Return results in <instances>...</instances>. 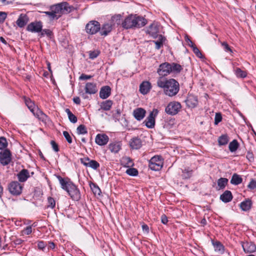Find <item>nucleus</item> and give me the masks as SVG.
<instances>
[{"mask_svg":"<svg viewBox=\"0 0 256 256\" xmlns=\"http://www.w3.org/2000/svg\"><path fill=\"white\" fill-rule=\"evenodd\" d=\"M158 86L164 90V94L168 96H175L179 92V83L174 78L167 79L159 77L156 82Z\"/></svg>","mask_w":256,"mask_h":256,"instance_id":"1","label":"nucleus"},{"mask_svg":"<svg viewBox=\"0 0 256 256\" xmlns=\"http://www.w3.org/2000/svg\"><path fill=\"white\" fill-rule=\"evenodd\" d=\"M147 20L144 17L130 14L125 18L122 22V27L126 30L140 28L144 26Z\"/></svg>","mask_w":256,"mask_h":256,"instance_id":"2","label":"nucleus"},{"mask_svg":"<svg viewBox=\"0 0 256 256\" xmlns=\"http://www.w3.org/2000/svg\"><path fill=\"white\" fill-rule=\"evenodd\" d=\"M57 178L61 188L67 192L73 200H78L80 198V194L77 186L68 178H64L60 176Z\"/></svg>","mask_w":256,"mask_h":256,"instance_id":"3","label":"nucleus"},{"mask_svg":"<svg viewBox=\"0 0 256 256\" xmlns=\"http://www.w3.org/2000/svg\"><path fill=\"white\" fill-rule=\"evenodd\" d=\"M74 10V7L66 2H62L50 6V10H52L56 15L67 14Z\"/></svg>","mask_w":256,"mask_h":256,"instance_id":"4","label":"nucleus"},{"mask_svg":"<svg viewBox=\"0 0 256 256\" xmlns=\"http://www.w3.org/2000/svg\"><path fill=\"white\" fill-rule=\"evenodd\" d=\"M8 145H0V150H4L0 152V162L3 166L8 165L11 160V153L8 149H5Z\"/></svg>","mask_w":256,"mask_h":256,"instance_id":"5","label":"nucleus"},{"mask_svg":"<svg viewBox=\"0 0 256 256\" xmlns=\"http://www.w3.org/2000/svg\"><path fill=\"white\" fill-rule=\"evenodd\" d=\"M163 166V160L159 156H155L149 160L148 166L152 170L158 171Z\"/></svg>","mask_w":256,"mask_h":256,"instance_id":"6","label":"nucleus"},{"mask_svg":"<svg viewBox=\"0 0 256 256\" xmlns=\"http://www.w3.org/2000/svg\"><path fill=\"white\" fill-rule=\"evenodd\" d=\"M180 104L178 102H170L165 108V112L166 114L174 116L178 113L181 109Z\"/></svg>","mask_w":256,"mask_h":256,"instance_id":"7","label":"nucleus"},{"mask_svg":"<svg viewBox=\"0 0 256 256\" xmlns=\"http://www.w3.org/2000/svg\"><path fill=\"white\" fill-rule=\"evenodd\" d=\"M158 113V110L156 108H154L150 112L148 116L145 120L144 123L145 124V125L148 128H152L154 127L156 123V118L157 116Z\"/></svg>","mask_w":256,"mask_h":256,"instance_id":"8","label":"nucleus"},{"mask_svg":"<svg viewBox=\"0 0 256 256\" xmlns=\"http://www.w3.org/2000/svg\"><path fill=\"white\" fill-rule=\"evenodd\" d=\"M100 23L96 20L90 22L86 26V30L87 33L90 34H94L100 31Z\"/></svg>","mask_w":256,"mask_h":256,"instance_id":"9","label":"nucleus"},{"mask_svg":"<svg viewBox=\"0 0 256 256\" xmlns=\"http://www.w3.org/2000/svg\"><path fill=\"white\" fill-rule=\"evenodd\" d=\"M170 63L165 62L161 64L157 70V72L160 77L163 78L167 76L172 72V69H170Z\"/></svg>","mask_w":256,"mask_h":256,"instance_id":"10","label":"nucleus"},{"mask_svg":"<svg viewBox=\"0 0 256 256\" xmlns=\"http://www.w3.org/2000/svg\"><path fill=\"white\" fill-rule=\"evenodd\" d=\"M22 190V186L18 182H12L8 185L10 192L14 196L20 195Z\"/></svg>","mask_w":256,"mask_h":256,"instance_id":"11","label":"nucleus"},{"mask_svg":"<svg viewBox=\"0 0 256 256\" xmlns=\"http://www.w3.org/2000/svg\"><path fill=\"white\" fill-rule=\"evenodd\" d=\"M42 24L40 21L30 22L27 26V30L32 32H40L42 31Z\"/></svg>","mask_w":256,"mask_h":256,"instance_id":"12","label":"nucleus"},{"mask_svg":"<svg viewBox=\"0 0 256 256\" xmlns=\"http://www.w3.org/2000/svg\"><path fill=\"white\" fill-rule=\"evenodd\" d=\"M185 102L187 106L190 108H194L196 107L198 104V98L193 94H188Z\"/></svg>","mask_w":256,"mask_h":256,"instance_id":"13","label":"nucleus"},{"mask_svg":"<svg viewBox=\"0 0 256 256\" xmlns=\"http://www.w3.org/2000/svg\"><path fill=\"white\" fill-rule=\"evenodd\" d=\"M146 114V110L141 108H136L133 111L134 118L138 121L142 120L144 118Z\"/></svg>","mask_w":256,"mask_h":256,"instance_id":"14","label":"nucleus"},{"mask_svg":"<svg viewBox=\"0 0 256 256\" xmlns=\"http://www.w3.org/2000/svg\"><path fill=\"white\" fill-rule=\"evenodd\" d=\"M242 247L246 253H252L256 250V246L252 242H242Z\"/></svg>","mask_w":256,"mask_h":256,"instance_id":"15","label":"nucleus"},{"mask_svg":"<svg viewBox=\"0 0 256 256\" xmlns=\"http://www.w3.org/2000/svg\"><path fill=\"white\" fill-rule=\"evenodd\" d=\"M86 94H94L98 92L96 84L94 82H87L84 88Z\"/></svg>","mask_w":256,"mask_h":256,"instance_id":"16","label":"nucleus"},{"mask_svg":"<svg viewBox=\"0 0 256 256\" xmlns=\"http://www.w3.org/2000/svg\"><path fill=\"white\" fill-rule=\"evenodd\" d=\"M109 140L108 136L104 134H98L95 138L96 144H106Z\"/></svg>","mask_w":256,"mask_h":256,"instance_id":"17","label":"nucleus"},{"mask_svg":"<svg viewBox=\"0 0 256 256\" xmlns=\"http://www.w3.org/2000/svg\"><path fill=\"white\" fill-rule=\"evenodd\" d=\"M159 30L156 24H151L147 29V32L153 38H156L158 36Z\"/></svg>","mask_w":256,"mask_h":256,"instance_id":"18","label":"nucleus"},{"mask_svg":"<svg viewBox=\"0 0 256 256\" xmlns=\"http://www.w3.org/2000/svg\"><path fill=\"white\" fill-rule=\"evenodd\" d=\"M28 18L26 14H20L16 20V24L20 28H22L28 22Z\"/></svg>","mask_w":256,"mask_h":256,"instance_id":"19","label":"nucleus"},{"mask_svg":"<svg viewBox=\"0 0 256 256\" xmlns=\"http://www.w3.org/2000/svg\"><path fill=\"white\" fill-rule=\"evenodd\" d=\"M111 89L109 86H102L100 92V97L102 99L108 98L110 94Z\"/></svg>","mask_w":256,"mask_h":256,"instance_id":"20","label":"nucleus"},{"mask_svg":"<svg viewBox=\"0 0 256 256\" xmlns=\"http://www.w3.org/2000/svg\"><path fill=\"white\" fill-rule=\"evenodd\" d=\"M232 195L230 191L226 190L220 195V200L226 203L230 202L232 199Z\"/></svg>","mask_w":256,"mask_h":256,"instance_id":"21","label":"nucleus"},{"mask_svg":"<svg viewBox=\"0 0 256 256\" xmlns=\"http://www.w3.org/2000/svg\"><path fill=\"white\" fill-rule=\"evenodd\" d=\"M151 88L150 83L148 82H142L140 86V91L143 94H148Z\"/></svg>","mask_w":256,"mask_h":256,"instance_id":"22","label":"nucleus"},{"mask_svg":"<svg viewBox=\"0 0 256 256\" xmlns=\"http://www.w3.org/2000/svg\"><path fill=\"white\" fill-rule=\"evenodd\" d=\"M112 24L108 23L103 24L100 30V34L104 36H107L112 31Z\"/></svg>","mask_w":256,"mask_h":256,"instance_id":"23","label":"nucleus"},{"mask_svg":"<svg viewBox=\"0 0 256 256\" xmlns=\"http://www.w3.org/2000/svg\"><path fill=\"white\" fill-rule=\"evenodd\" d=\"M29 176V172L26 169L22 170L18 174V180L20 182H26Z\"/></svg>","mask_w":256,"mask_h":256,"instance_id":"24","label":"nucleus"},{"mask_svg":"<svg viewBox=\"0 0 256 256\" xmlns=\"http://www.w3.org/2000/svg\"><path fill=\"white\" fill-rule=\"evenodd\" d=\"M252 205V201L249 199H248L242 202L240 204V206L242 210L248 211L251 208Z\"/></svg>","mask_w":256,"mask_h":256,"instance_id":"25","label":"nucleus"},{"mask_svg":"<svg viewBox=\"0 0 256 256\" xmlns=\"http://www.w3.org/2000/svg\"><path fill=\"white\" fill-rule=\"evenodd\" d=\"M212 244L214 246V250L218 254H223L224 250V246L220 242L216 241L213 242Z\"/></svg>","mask_w":256,"mask_h":256,"instance_id":"26","label":"nucleus"},{"mask_svg":"<svg viewBox=\"0 0 256 256\" xmlns=\"http://www.w3.org/2000/svg\"><path fill=\"white\" fill-rule=\"evenodd\" d=\"M122 164L125 167L130 168L132 167L134 164L132 160L128 156H124L121 160Z\"/></svg>","mask_w":256,"mask_h":256,"instance_id":"27","label":"nucleus"},{"mask_svg":"<svg viewBox=\"0 0 256 256\" xmlns=\"http://www.w3.org/2000/svg\"><path fill=\"white\" fill-rule=\"evenodd\" d=\"M170 69H172V72L174 74L180 73L182 70V67L180 64L172 62L170 63Z\"/></svg>","mask_w":256,"mask_h":256,"instance_id":"28","label":"nucleus"},{"mask_svg":"<svg viewBox=\"0 0 256 256\" xmlns=\"http://www.w3.org/2000/svg\"><path fill=\"white\" fill-rule=\"evenodd\" d=\"M112 104V102L110 100H107L101 103L100 104V108L99 109V110H108L110 109Z\"/></svg>","mask_w":256,"mask_h":256,"instance_id":"29","label":"nucleus"},{"mask_svg":"<svg viewBox=\"0 0 256 256\" xmlns=\"http://www.w3.org/2000/svg\"><path fill=\"white\" fill-rule=\"evenodd\" d=\"M242 178L236 174H234L230 180V183L232 184L238 185L242 182Z\"/></svg>","mask_w":256,"mask_h":256,"instance_id":"30","label":"nucleus"},{"mask_svg":"<svg viewBox=\"0 0 256 256\" xmlns=\"http://www.w3.org/2000/svg\"><path fill=\"white\" fill-rule=\"evenodd\" d=\"M122 18V16L120 14H116L112 17L111 21H112V24H116L118 25H119L120 24H122V21L121 20Z\"/></svg>","mask_w":256,"mask_h":256,"instance_id":"31","label":"nucleus"},{"mask_svg":"<svg viewBox=\"0 0 256 256\" xmlns=\"http://www.w3.org/2000/svg\"><path fill=\"white\" fill-rule=\"evenodd\" d=\"M65 112H66L69 120L70 122L74 124L77 122L78 118L70 110L69 108H66Z\"/></svg>","mask_w":256,"mask_h":256,"instance_id":"32","label":"nucleus"},{"mask_svg":"<svg viewBox=\"0 0 256 256\" xmlns=\"http://www.w3.org/2000/svg\"><path fill=\"white\" fill-rule=\"evenodd\" d=\"M24 98L25 104L28 106V108L30 109V110L31 112H34V102H32V100L24 96Z\"/></svg>","mask_w":256,"mask_h":256,"instance_id":"33","label":"nucleus"},{"mask_svg":"<svg viewBox=\"0 0 256 256\" xmlns=\"http://www.w3.org/2000/svg\"><path fill=\"white\" fill-rule=\"evenodd\" d=\"M228 179L226 178H221L218 180V186L219 189H224L228 184Z\"/></svg>","mask_w":256,"mask_h":256,"instance_id":"34","label":"nucleus"},{"mask_svg":"<svg viewBox=\"0 0 256 256\" xmlns=\"http://www.w3.org/2000/svg\"><path fill=\"white\" fill-rule=\"evenodd\" d=\"M230 138L227 134L222 135L218 139V144H228Z\"/></svg>","mask_w":256,"mask_h":256,"instance_id":"35","label":"nucleus"},{"mask_svg":"<svg viewBox=\"0 0 256 256\" xmlns=\"http://www.w3.org/2000/svg\"><path fill=\"white\" fill-rule=\"evenodd\" d=\"M235 74L238 78H244L247 76L246 72L242 70L240 68H236L235 70Z\"/></svg>","mask_w":256,"mask_h":256,"instance_id":"36","label":"nucleus"},{"mask_svg":"<svg viewBox=\"0 0 256 256\" xmlns=\"http://www.w3.org/2000/svg\"><path fill=\"white\" fill-rule=\"evenodd\" d=\"M164 38L162 35H160L159 39L158 40L154 41L156 44V48L157 50L160 49L163 45V42Z\"/></svg>","mask_w":256,"mask_h":256,"instance_id":"37","label":"nucleus"},{"mask_svg":"<svg viewBox=\"0 0 256 256\" xmlns=\"http://www.w3.org/2000/svg\"><path fill=\"white\" fill-rule=\"evenodd\" d=\"M192 173V170H189L188 169H185L182 170V176L183 179H188L191 177Z\"/></svg>","mask_w":256,"mask_h":256,"instance_id":"38","label":"nucleus"},{"mask_svg":"<svg viewBox=\"0 0 256 256\" xmlns=\"http://www.w3.org/2000/svg\"><path fill=\"white\" fill-rule=\"evenodd\" d=\"M108 148L112 153L116 154L120 151L121 148L120 145H108Z\"/></svg>","mask_w":256,"mask_h":256,"instance_id":"39","label":"nucleus"},{"mask_svg":"<svg viewBox=\"0 0 256 256\" xmlns=\"http://www.w3.org/2000/svg\"><path fill=\"white\" fill-rule=\"evenodd\" d=\"M44 12L46 15L48 16L51 20H53L54 19L58 20L60 17V15H56L52 10H51L50 12Z\"/></svg>","mask_w":256,"mask_h":256,"instance_id":"40","label":"nucleus"},{"mask_svg":"<svg viewBox=\"0 0 256 256\" xmlns=\"http://www.w3.org/2000/svg\"><path fill=\"white\" fill-rule=\"evenodd\" d=\"M78 134H85L88 132L86 126L84 124L80 125L76 129Z\"/></svg>","mask_w":256,"mask_h":256,"instance_id":"41","label":"nucleus"},{"mask_svg":"<svg viewBox=\"0 0 256 256\" xmlns=\"http://www.w3.org/2000/svg\"><path fill=\"white\" fill-rule=\"evenodd\" d=\"M88 166L90 167L94 170H96L98 168L100 167V164L96 160H90L88 162Z\"/></svg>","mask_w":256,"mask_h":256,"instance_id":"42","label":"nucleus"},{"mask_svg":"<svg viewBox=\"0 0 256 256\" xmlns=\"http://www.w3.org/2000/svg\"><path fill=\"white\" fill-rule=\"evenodd\" d=\"M126 173L130 176H136L138 174V170L135 168H130L126 170Z\"/></svg>","mask_w":256,"mask_h":256,"instance_id":"43","label":"nucleus"},{"mask_svg":"<svg viewBox=\"0 0 256 256\" xmlns=\"http://www.w3.org/2000/svg\"><path fill=\"white\" fill-rule=\"evenodd\" d=\"M90 187L93 193L95 195H100L101 193V190L100 188L96 184H92V186H90Z\"/></svg>","mask_w":256,"mask_h":256,"instance_id":"44","label":"nucleus"},{"mask_svg":"<svg viewBox=\"0 0 256 256\" xmlns=\"http://www.w3.org/2000/svg\"><path fill=\"white\" fill-rule=\"evenodd\" d=\"M88 53L90 58L93 60L98 56L100 54V52L98 50H96L94 51H90Z\"/></svg>","mask_w":256,"mask_h":256,"instance_id":"45","label":"nucleus"},{"mask_svg":"<svg viewBox=\"0 0 256 256\" xmlns=\"http://www.w3.org/2000/svg\"><path fill=\"white\" fill-rule=\"evenodd\" d=\"M48 207L54 208L56 206L55 200L52 197H48Z\"/></svg>","mask_w":256,"mask_h":256,"instance_id":"46","label":"nucleus"},{"mask_svg":"<svg viewBox=\"0 0 256 256\" xmlns=\"http://www.w3.org/2000/svg\"><path fill=\"white\" fill-rule=\"evenodd\" d=\"M40 32V35L41 37L44 36L45 34H46L48 36H50L52 34V32L48 29L42 30V31Z\"/></svg>","mask_w":256,"mask_h":256,"instance_id":"47","label":"nucleus"},{"mask_svg":"<svg viewBox=\"0 0 256 256\" xmlns=\"http://www.w3.org/2000/svg\"><path fill=\"white\" fill-rule=\"evenodd\" d=\"M222 116L220 113L218 112L216 114L214 118V124L217 125L220 122L222 121Z\"/></svg>","mask_w":256,"mask_h":256,"instance_id":"48","label":"nucleus"},{"mask_svg":"<svg viewBox=\"0 0 256 256\" xmlns=\"http://www.w3.org/2000/svg\"><path fill=\"white\" fill-rule=\"evenodd\" d=\"M192 48L193 52L196 54V55L198 57V58H202V54L201 52L200 51L198 48L194 45L192 47Z\"/></svg>","mask_w":256,"mask_h":256,"instance_id":"49","label":"nucleus"},{"mask_svg":"<svg viewBox=\"0 0 256 256\" xmlns=\"http://www.w3.org/2000/svg\"><path fill=\"white\" fill-rule=\"evenodd\" d=\"M63 134L68 143H71L72 142V138L68 132L64 131L63 132Z\"/></svg>","mask_w":256,"mask_h":256,"instance_id":"50","label":"nucleus"},{"mask_svg":"<svg viewBox=\"0 0 256 256\" xmlns=\"http://www.w3.org/2000/svg\"><path fill=\"white\" fill-rule=\"evenodd\" d=\"M222 45L223 46L226 52H232V50L230 48L228 44L226 42H223L222 43Z\"/></svg>","mask_w":256,"mask_h":256,"instance_id":"51","label":"nucleus"},{"mask_svg":"<svg viewBox=\"0 0 256 256\" xmlns=\"http://www.w3.org/2000/svg\"><path fill=\"white\" fill-rule=\"evenodd\" d=\"M80 162L84 166H88V162L90 160V158L88 157L82 158L80 159Z\"/></svg>","mask_w":256,"mask_h":256,"instance_id":"52","label":"nucleus"},{"mask_svg":"<svg viewBox=\"0 0 256 256\" xmlns=\"http://www.w3.org/2000/svg\"><path fill=\"white\" fill-rule=\"evenodd\" d=\"M248 188L251 190H254L256 188V181L252 180L248 185Z\"/></svg>","mask_w":256,"mask_h":256,"instance_id":"53","label":"nucleus"},{"mask_svg":"<svg viewBox=\"0 0 256 256\" xmlns=\"http://www.w3.org/2000/svg\"><path fill=\"white\" fill-rule=\"evenodd\" d=\"M7 14L5 12H0V23L3 22L6 20Z\"/></svg>","mask_w":256,"mask_h":256,"instance_id":"54","label":"nucleus"},{"mask_svg":"<svg viewBox=\"0 0 256 256\" xmlns=\"http://www.w3.org/2000/svg\"><path fill=\"white\" fill-rule=\"evenodd\" d=\"M92 77V76L90 75H86L85 74H82L80 75V76L79 78V79L80 80H86L90 79Z\"/></svg>","mask_w":256,"mask_h":256,"instance_id":"55","label":"nucleus"},{"mask_svg":"<svg viewBox=\"0 0 256 256\" xmlns=\"http://www.w3.org/2000/svg\"><path fill=\"white\" fill-rule=\"evenodd\" d=\"M46 244L43 241H40L38 244V247L40 250H44Z\"/></svg>","mask_w":256,"mask_h":256,"instance_id":"56","label":"nucleus"},{"mask_svg":"<svg viewBox=\"0 0 256 256\" xmlns=\"http://www.w3.org/2000/svg\"><path fill=\"white\" fill-rule=\"evenodd\" d=\"M141 142L140 140L136 138H134L132 139H131V141L130 142V144H140Z\"/></svg>","mask_w":256,"mask_h":256,"instance_id":"57","label":"nucleus"},{"mask_svg":"<svg viewBox=\"0 0 256 256\" xmlns=\"http://www.w3.org/2000/svg\"><path fill=\"white\" fill-rule=\"evenodd\" d=\"M120 114H121V112H120V109H117L116 110V112L113 114V117L116 118V119H117L118 120L119 118V117L120 115Z\"/></svg>","mask_w":256,"mask_h":256,"instance_id":"58","label":"nucleus"},{"mask_svg":"<svg viewBox=\"0 0 256 256\" xmlns=\"http://www.w3.org/2000/svg\"><path fill=\"white\" fill-rule=\"evenodd\" d=\"M161 222L163 224H166L168 222V218L164 214L161 216Z\"/></svg>","mask_w":256,"mask_h":256,"instance_id":"59","label":"nucleus"},{"mask_svg":"<svg viewBox=\"0 0 256 256\" xmlns=\"http://www.w3.org/2000/svg\"><path fill=\"white\" fill-rule=\"evenodd\" d=\"M24 234L28 235L32 232V227L31 226H27L24 230Z\"/></svg>","mask_w":256,"mask_h":256,"instance_id":"60","label":"nucleus"},{"mask_svg":"<svg viewBox=\"0 0 256 256\" xmlns=\"http://www.w3.org/2000/svg\"><path fill=\"white\" fill-rule=\"evenodd\" d=\"M239 145H229V150L231 152H235L238 148Z\"/></svg>","mask_w":256,"mask_h":256,"instance_id":"61","label":"nucleus"},{"mask_svg":"<svg viewBox=\"0 0 256 256\" xmlns=\"http://www.w3.org/2000/svg\"><path fill=\"white\" fill-rule=\"evenodd\" d=\"M186 41L188 42V45L191 47L195 45L188 36L186 38Z\"/></svg>","mask_w":256,"mask_h":256,"instance_id":"62","label":"nucleus"},{"mask_svg":"<svg viewBox=\"0 0 256 256\" xmlns=\"http://www.w3.org/2000/svg\"><path fill=\"white\" fill-rule=\"evenodd\" d=\"M0 144H8V142L4 137L2 136L0 138Z\"/></svg>","mask_w":256,"mask_h":256,"instance_id":"63","label":"nucleus"},{"mask_svg":"<svg viewBox=\"0 0 256 256\" xmlns=\"http://www.w3.org/2000/svg\"><path fill=\"white\" fill-rule=\"evenodd\" d=\"M73 101L74 102L77 104H80V100L79 97L76 96L73 98Z\"/></svg>","mask_w":256,"mask_h":256,"instance_id":"64","label":"nucleus"}]
</instances>
